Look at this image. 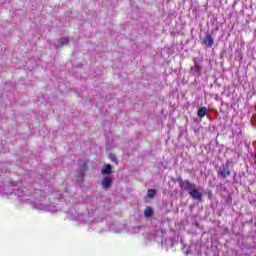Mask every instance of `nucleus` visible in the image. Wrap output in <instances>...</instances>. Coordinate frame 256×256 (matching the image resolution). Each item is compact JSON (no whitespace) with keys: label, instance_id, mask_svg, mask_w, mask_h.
Instances as JSON below:
<instances>
[{"label":"nucleus","instance_id":"nucleus-5","mask_svg":"<svg viewBox=\"0 0 256 256\" xmlns=\"http://www.w3.org/2000/svg\"><path fill=\"white\" fill-rule=\"evenodd\" d=\"M189 195L195 201H203V193L199 192V189H197V187H194V189L190 191Z\"/></svg>","mask_w":256,"mask_h":256},{"label":"nucleus","instance_id":"nucleus-15","mask_svg":"<svg viewBox=\"0 0 256 256\" xmlns=\"http://www.w3.org/2000/svg\"><path fill=\"white\" fill-rule=\"evenodd\" d=\"M155 194H156L155 190H153V189L148 190L147 195H148V197H150V199H153V197H155Z\"/></svg>","mask_w":256,"mask_h":256},{"label":"nucleus","instance_id":"nucleus-6","mask_svg":"<svg viewBox=\"0 0 256 256\" xmlns=\"http://www.w3.org/2000/svg\"><path fill=\"white\" fill-rule=\"evenodd\" d=\"M113 183V180L110 177H104L102 179V187L103 189H109Z\"/></svg>","mask_w":256,"mask_h":256},{"label":"nucleus","instance_id":"nucleus-10","mask_svg":"<svg viewBox=\"0 0 256 256\" xmlns=\"http://www.w3.org/2000/svg\"><path fill=\"white\" fill-rule=\"evenodd\" d=\"M204 43L208 47H213V43H214L213 37H211V35H209V34L206 35L204 38Z\"/></svg>","mask_w":256,"mask_h":256},{"label":"nucleus","instance_id":"nucleus-7","mask_svg":"<svg viewBox=\"0 0 256 256\" xmlns=\"http://www.w3.org/2000/svg\"><path fill=\"white\" fill-rule=\"evenodd\" d=\"M192 75H199L201 73V65L197 62L194 63V67L191 68Z\"/></svg>","mask_w":256,"mask_h":256},{"label":"nucleus","instance_id":"nucleus-2","mask_svg":"<svg viewBox=\"0 0 256 256\" xmlns=\"http://www.w3.org/2000/svg\"><path fill=\"white\" fill-rule=\"evenodd\" d=\"M153 241H161L162 247L166 250L169 251L171 247H173V238H167L163 242V231L158 230L152 234Z\"/></svg>","mask_w":256,"mask_h":256},{"label":"nucleus","instance_id":"nucleus-4","mask_svg":"<svg viewBox=\"0 0 256 256\" xmlns=\"http://www.w3.org/2000/svg\"><path fill=\"white\" fill-rule=\"evenodd\" d=\"M218 175H220L222 179H227V177L231 175V170H229V164H223L218 171Z\"/></svg>","mask_w":256,"mask_h":256},{"label":"nucleus","instance_id":"nucleus-14","mask_svg":"<svg viewBox=\"0 0 256 256\" xmlns=\"http://www.w3.org/2000/svg\"><path fill=\"white\" fill-rule=\"evenodd\" d=\"M220 251L217 250V247H212L211 252L209 253L210 256H220Z\"/></svg>","mask_w":256,"mask_h":256},{"label":"nucleus","instance_id":"nucleus-13","mask_svg":"<svg viewBox=\"0 0 256 256\" xmlns=\"http://www.w3.org/2000/svg\"><path fill=\"white\" fill-rule=\"evenodd\" d=\"M144 215L147 219H149V217H153V208L147 207L144 211Z\"/></svg>","mask_w":256,"mask_h":256},{"label":"nucleus","instance_id":"nucleus-1","mask_svg":"<svg viewBox=\"0 0 256 256\" xmlns=\"http://www.w3.org/2000/svg\"><path fill=\"white\" fill-rule=\"evenodd\" d=\"M0 195L2 197H7L8 199L16 198L22 202L30 201V203H33L34 209H38V211H48L49 213H57V211H61L59 206L49 203L47 196H45V193L41 190L22 187L15 192V188L3 187V185L0 184Z\"/></svg>","mask_w":256,"mask_h":256},{"label":"nucleus","instance_id":"nucleus-11","mask_svg":"<svg viewBox=\"0 0 256 256\" xmlns=\"http://www.w3.org/2000/svg\"><path fill=\"white\" fill-rule=\"evenodd\" d=\"M111 170H112L111 165L107 164L102 168L101 173L102 175H111Z\"/></svg>","mask_w":256,"mask_h":256},{"label":"nucleus","instance_id":"nucleus-8","mask_svg":"<svg viewBox=\"0 0 256 256\" xmlns=\"http://www.w3.org/2000/svg\"><path fill=\"white\" fill-rule=\"evenodd\" d=\"M56 49H59V47H63L65 45H69V39L68 38H61L59 40L58 44H54Z\"/></svg>","mask_w":256,"mask_h":256},{"label":"nucleus","instance_id":"nucleus-12","mask_svg":"<svg viewBox=\"0 0 256 256\" xmlns=\"http://www.w3.org/2000/svg\"><path fill=\"white\" fill-rule=\"evenodd\" d=\"M84 223H86L87 225H93V223H95V221L93 220V216H89V215H84Z\"/></svg>","mask_w":256,"mask_h":256},{"label":"nucleus","instance_id":"nucleus-16","mask_svg":"<svg viewBox=\"0 0 256 256\" xmlns=\"http://www.w3.org/2000/svg\"><path fill=\"white\" fill-rule=\"evenodd\" d=\"M110 159H111L112 161H115V156H114V155H111V156H110Z\"/></svg>","mask_w":256,"mask_h":256},{"label":"nucleus","instance_id":"nucleus-17","mask_svg":"<svg viewBox=\"0 0 256 256\" xmlns=\"http://www.w3.org/2000/svg\"><path fill=\"white\" fill-rule=\"evenodd\" d=\"M80 175H83V172H80Z\"/></svg>","mask_w":256,"mask_h":256},{"label":"nucleus","instance_id":"nucleus-9","mask_svg":"<svg viewBox=\"0 0 256 256\" xmlns=\"http://www.w3.org/2000/svg\"><path fill=\"white\" fill-rule=\"evenodd\" d=\"M199 119H203V117H205V115H207V107L202 106L198 109V113H197Z\"/></svg>","mask_w":256,"mask_h":256},{"label":"nucleus","instance_id":"nucleus-3","mask_svg":"<svg viewBox=\"0 0 256 256\" xmlns=\"http://www.w3.org/2000/svg\"><path fill=\"white\" fill-rule=\"evenodd\" d=\"M180 187L183 189V191H187L188 194H190L191 191L197 187V185L195 183H191L189 180H181Z\"/></svg>","mask_w":256,"mask_h":256}]
</instances>
